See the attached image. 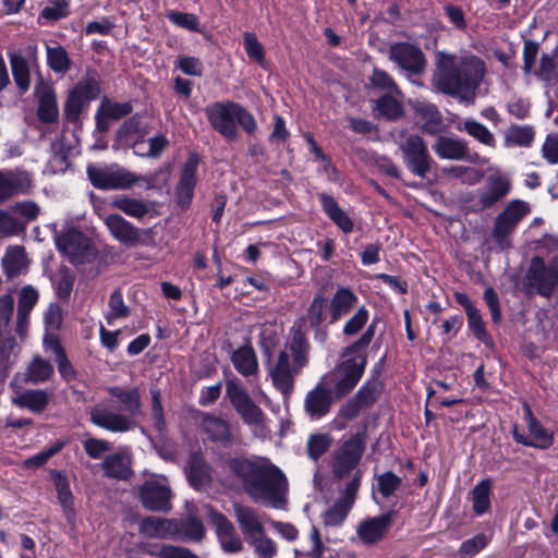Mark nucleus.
<instances>
[{
  "label": "nucleus",
  "mask_w": 558,
  "mask_h": 558,
  "mask_svg": "<svg viewBox=\"0 0 558 558\" xmlns=\"http://www.w3.org/2000/svg\"><path fill=\"white\" fill-rule=\"evenodd\" d=\"M227 476L242 484L256 502H267L279 508L284 502L288 480L268 458H232L225 462Z\"/></svg>",
  "instance_id": "nucleus-1"
},
{
  "label": "nucleus",
  "mask_w": 558,
  "mask_h": 558,
  "mask_svg": "<svg viewBox=\"0 0 558 558\" xmlns=\"http://www.w3.org/2000/svg\"><path fill=\"white\" fill-rule=\"evenodd\" d=\"M484 61L473 54L457 57L439 52L434 74L435 87L445 95L472 102L485 75Z\"/></svg>",
  "instance_id": "nucleus-2"
},
{
  "label": "nucleus",
  "mask_w": 558,
  "mask_h": 558,
  "mask_svg": "<svg viewBox=\"0 0 558 558\" xmlns=\"http://www.w3.org/2000/svg\"><path fill=\"white\" fill-rule=\"evenodd\" d=\"M376 323L369 324L364 332L341 352L342 361L322 377L336 399L349 395L362 378L367 364V347L375 337Z\"/></svg>",
  "instance_id": "nucleus-3"
},
{
  "label": "nucleus",
  "mask_w": 558,
  "mask_h": 558,
  "mask_svg": "<svg viewBox=\"0 0 558 558\" xmlns=\"http://www.w3.org/2000/svg\"><path fill=\"white\" fill-rule=\"evenodd\" d=\"M109 393L121 403L124 413H119L106 403H98L90 409V422L112 433H125L136 426L135 416L142 413L141 396L137 388H109Z\"/></svg>",
  "instance_id": "nucleus-4"
},
{
  "label": "nucleus",
  "mask_w": 558,
  "mask_h": 558,
  "mask_svg": "<svg viewBox=\"0 0 558 558\" xmlns=\"http://www.w3.org/2000/svg\"><path fill=\"white\" fill-rule=\"evenodd\" d=\"M205 114L210 126L223 136L227 141L233 142L238 138V124L247 134H253L257 129L254 116L238 102L217 101L206 106Z\"/></svg>",
  "instance_id": "nucleus-5"
},
{
  "label": "nucleus",
  "mask_w": 558,
  "mask_h": 558,
  "mask_svg": "<svg viewBox=\"0 0 558 558\" xmlns=\"http://www.w3.org/2000/svg\"><path fill=\"white\" fill-rule=\"evenodd\" d=\"M529 203L521 199L510 201L495 219L492 231L493 240L499 250L505 251L512 246L511 235L519 222L530 214Z\"/></svg>",
  "instance_id": "nucleus-6"
},
{
  "label": "nucleus",
  "mask_w": 558,
  "mask_h": 558,
  "mask_svg": "<svg viewBox=\"0 0 558 558\" xmlns=\"http://www.w3.org/2000/svg\"><path fill=\"white\" fill-rule=\"evenodd\" d=\"M87 175L96 189L118 190L129 189L135 183L143 181L146 189H154L156 174L136 175L125 169L104 170L94 166L87 167Z\"/></svg>",
  "instance_id": "nucleus-7"
},
{
  "label": "nucleus",
  "mask_w": 558,
  "mask_h": 558,
  "mask_svg": "<svg viewBox=\"0 0 558 558\" xmlns=\"http://www.w3.org/2000/svg\"><path fill=\"white\" fill-rule=\"evenodd\" d=\"M100 81L95 73L82 78L69 93L64 116L69 122H77L83 108L100 95Z\"/></svg>",
  "instance_id": "nucleus-8"
},
{
  "label": "nucleus",
  "mask_w": 558,
  "mask_h": 558,
  "mask_svg": "<svg viewBox=\"0 0 558 558\" xmlns=\"http://www.w3.org/2000/svg\"><path fill=\"white\" fill-rule=\"evenodd\" d=\"M226 397L229 399L235 412L242 421L250 426H262L265 423V414L251 399L243 385L236 379L226 383Z\"/></svg>",
  "instance_id": "nucleus-9"
},
{
  "label": "nucleus",
  "mask_w": 558,
  "mask_h": 558,
  "mask_svg": "<svg viewBox=\"0 0 558 558\" xmlns=\"http://www.w3.org/2000/svg\"><path fill=\"white\" fill-rule=\"evenodd\" d=\"M525 282L526 286L535 289L539 295L551 296L558 287V256L554 257L548 266L542 257H532L525 275Z\"/></svg>",
  "instance_id": "nucleus-10"
},
{
  "label": "nucleus",
  "mask_w": 558,
  "mask_h": 558,
  "mask_svg": "<svg viewBox=\"0 0 558 558\" xmlns=\"http://www.w3.org/2000/svg\"><path fill=\"white\" fill-rule=\"evenodd\" d=\"M399 148L408 170L416 177L425 178L430 171L434 160L424 140L416 134L408 135L400 143Z\"/></svg>",
  "instance_id": "nucleus-11"
},
{
  "label": "nucleus",
  "mask_w": 558,
  "mask_h": 558,
  "mask_svg": "<svg viewBox=\"0 0 558 558\" xmlns=\"http://www.w3.org/2000/svg\"><path fill=\"white\" fill-rule=\"evenodd\" d=\"M366 430L359 432L347 439L335 452L332 472L338 478L347 476L356 468L366 448Z\"/></svg>",
  "instance_id": "nucleus-12"
},
{
  "label": "nucleus",
  "mask_w": 558,
  "mask_h": 558,
  "mask_svg": "<svg viewBox=\"0 0 558 558\" xmlns=\"http://www.w3.org/2000/svg\"><path fill=\"white\" fill-rule=\"evenodd\" d=\"M56 245L58 251L66 256L73 265L88 263L96 255L89 239L75 229L59 234L56 239Z\"/></svg>",
  "instance_id": "nucleus-13"
},
{
  "label": "nucleus",
  "mask_w": 558,
  "mask_h": 558,
  "mask_svg": "<svg viewBox=\"0 0 558 558\" xmlns=\"http://www.w3.org/2000/svg\"><path fill=\"white\" fill-rule=\"evenodd\" d=\"M303 368H296V364L289 357L288 351H279L276 359L269 365V376L272 385L281 392L284 400L289 399L293 389L295 377Z\"/></svg>",
  "instance_id": "nucleus-14"
},
{
  "label": "nucleus",
  "mask_w": 558,
  "mask_h": 558,
  "mask_svg": "<svg viewBox=\"0 0 558 558\" xmlns=\"http://www.w3.org/2000/svg\"><path fill=\"white\" fill-rule=\"evenodd\" d=\"M34 187L32 174L23 169L0 170V205L19 195H28Z\"/></svg>",
  "instance_id": "nucleus-15"
},
{
  "label": "nucleus",
  "mask_w": 558,
  "mask_h": 558,
  "mask_svg": "<svg viewBox=\"0 0 558 558\" xmlns=\"http://www.w3.org/2000/svg\"><path fill=\"white\" fill-rule=\"evenodd\" d=\"M388 58L410 74H422L426 59L422 49L410 43H395L390 46Z\"/></svg>",
  "instance_id": "nucleus-16"
},
{
  "label": "nucleus",
  "mask_w": 558,
  "mask_h": 558,
  "mask_svg": "<svg viewBox=\"0 0 558 558\" xmlns=\"http://www.w3.org/2000/svg\"><path fill=\"white\" fill-rule=\"evenodd\" d=\"M143 506L150 511L168 512L171 509V489L162 480H148L138 488Z\"/></svg>",
  "instance_id": "nucleus-17"
},
{
  "label": "nucleus",
  "mask_w": 558,
  "mask_h": 558,
  "mask_svg": "<svg viewBox=\"0 0 558 558\" xmlns=\"http://www.w3.org/2000/svg\"><path fill=\"white\" fill-rule=\"evenodd\" d=\"M199 160V156L196 153H191L180 172V178L175 185V197L178 205L183 209H186L193 199Z\"/></svg>",
  "instance_id": "nucleus-18"
},
{
  "label": "nucleus",
  "mask_w": 558,
  "mask_h": 558,
  "mask_svg": "<svg viewBox=\"0 0 558 558\" xmlns=\"http://www.w3.org/2000/svg\"><path fill=\"white\" fill-rule=\"evenodd\" d=\"M105 225L117 241L129 247L138 244L146 245L147 242L143 239V235L151 232L150 230L138 229L118 214L108 215L105 218Z\"/></svg>",
  "instance_id": "nucleus-19"
},
{
  "label": "nucleus",
  "mask_w": 558,
  "mask_h": 558,
  "mask_svg": "<svg viewBox=\"0 0 558 558\" xmlns=\"http://www.w3.org/2000/svg\"><path fill=\"white\" fill-rule=\"evenodd\" d=\"M335 396L331 390L322 381L310 390L304 399V411L312 421L326 416L331 409Z\"/></svg>",
  "instance_id": "nucleus-20"
},
{
  "label": "nucleus",
  "mask_w": 558,
  "mask_h": 558,
  "mask_svg": "<svg viewBox=\"0 0 558 558\" xmlns=\"http://www.w3.org/2000/svg\"><path fill=\"white\" fill-rule=\"evenodd\" d=\"M207 519L215 526L225 551L238 553L243 548L242 541L235 533L233 524L222 513L207 507Z\"/></svg>",
  "instance_id": "nucleus-21"
},
{
  "label": "nucleus",
  "mask_w": 558,
  "mask_h": 558,
  "mask_svg": "<svg viewBox=\"0 0 558 558\" xmlns=\"http://www.w3.org/2000/svg\"><path fill=\"white\" fill-rule=\"evenodd\" d=\"M100 468L108 478L128 481L132 474V453L128 447H121L117 451L107 454Z\"/></svg>",
  "instance_id": "nucleus-22"
},
{
  "label": "nucleus",
  "mask_w": 558,
  "mask_h": 558,
  "mask_svg": "<svg viewBox=\"0 0 558 558\" xmlns=\"http://www.w3.org/2000/svg\"><path fill=\"white\" fill-rule=\"evenodd\" d=\"M35 96L38 101L37 118L45 124H52L59 120V107L54 89L47 84H38L35 87Z\"/></svg>",
  "instance_id": "nucleus-23"
},
{
  "label": "nucleus",
  "mask_w": 558,
  "mask_h": 558,
  "mask_svg": "<svg viewBox=\"0 0 558 558\" xmlns=\"http://www.w3.org/2000/svg\"><path fill=\"white\" fill-rule=\"evenodd\" d=\"M310 342L301 326H293L290 336L281 351H288L289 357L296 364V368H304L308 363Z\"/></svg>",
  "instance_id": "nucleus-24"
},
{
  "label": "nucleus",
  "mask_w": 558,
  "mask_h": 558,
  "mask_svg": "<svg viewBox=\"0 0 558 558\" xmlns=\"http://www.w3.org/2000/svg\"><path fill=\"white\" fill-rule=\"evenodd\" d=\"M357 295L347 287H339L330 299L329 323L335 324L347 316L357 304Z\"/></svg>",
  "instance_id": "nucleus-25"
},
{
  "label": "nucleus",
  "mask_w": 558,
  "mask_h": 558,
  "mask_svg": "<svg viewBox=\"0 0 558 558\" xmlns=\"http://www.w3.org/2000/svg\"><path fill=\"white\" fill-rule=\"evenodd\" d=\"M511 190L508 179L500 175H489L486 185L478 191V203L483 208H490L501 201Z\"/></svg>",
  "instance_id": "nucleus-26"
},
{
  "label": "nucleus",
  "mask_w": 558,
  "mask_h": 558,
  "mask_svg": "<svg viewBox=\"0 0 558 558\" xmlns=\"http://www.w3.org/2000/svg\"><path fill=\"white\" fill-rule=\"evenodd\" d=\"M233 510L236 522L246 541L258 536V534L265 531L257 512L253 508L234 504Z\"/></svg>",
  "instance_id": "nucleus-27"
},
{
  "label": "nucleus",
  "mask_w": 558,
  "mask_h": 558,
  "mask_svg": "<svg viewBox=\"0 0 558 558\" xmlns=\"http://www.w3.org/2000/svg\"><path fill=\"white\" fill-rule=\"evenodd\" d=\"M391 524V514H381L362 522L357 529V535L365 544L379 542Z\"/></svg>",
  "instance_id": "nucleus-28"
},
{
  "label": "nucleus",
  "mask_w": 558,
  "mask_h": 558,
  "mask_svg": "<svg viewBox=\"0 0 558 558\" xmlns=\"http://www.w3.org/2000/svg\"><path fill=\"white\" fill-rule=\"evenodd\" d=\"M433 149L441 159L462 160L469 154L465 141L449 136H439L434 143Z\"/></svg>",
  "instance_id": "nucleus-29"
},
{
  "label": "nucleus",
  "mask_w": 558,
  "mask_h": 558,
  "mask_svg": "<svg viewBox=\"0 0 558 558\" xmlns=\"http://www.w3.org/2000/svg\"><path fill=\"white\" fill-rule=\"evenodd\" d=\"M50 401V395L43 389H29L17 392L12 402L19 408L27 409L34 413H41Z\"/></svg>",
  "instance_id": "nucleus-30"
},
{
  "label": "nucleus",
  "mask_w": 558,
  "mask_h": 558,
  "mask_svg": "<svg viewBox=\"0 0 558 558\" xmlns=\"http://www.w3.org/2000/svg\"><path fill=\"white\" fill-rule=\"evenodd\" d=\"M525 421L530 433L531 447L548 449L554 444V435L533 415L530 407L524 408Z\"/></svg>",
  "instance_id": "nucleus-31"
},
{
  "label": "nucleus",
  "mask_w": 558,
  "mask_h": 558,
  "mask_svg": "<svg viewBox=\"0 0 558 558\" xmlns=\"http://www.w3.org/2000/svg\"><path fill=\"white\" fill-rule=\"evenodd\" d=\"M201 428L213 441L228 442L231 438L229 423L209 413H202Z\"/></svg>",
  "instance_id": "nucleus-32"
},
{
  "label": "nucleus",
  "mask_w": 558,
  "mask_h": 558,
  "mask_svg": "<svg viewBox=\"0 0 558 558\" xmlns=\"http://www.w3.org/2000/svg\"><path fill=\"white\" fill-rule=\"evenodd\" d=\"M28 259L23 246H10L3 258L2 266L8 278H15L27 271Z\"/></svg>",
  "instance_id": "nucleus-33"
},
{
  "label": "nucleus",
  "mask_w": 558,
  "mask_h": 558,
  "mask_svg": "<svg viewBox=\"0 0 558 558\" xmlns=\"http://www.w3.org/2000/svg\"><path fill=\"white\" fill-rule=\"evenodd\" d=\"M53 375L54 368L51 362L36 354L24 372V381L32 385H39L50 380Z\"/></svg>",
  "instance_id": "nucleus-34"
},
{
  "label": "nucleus",
  "mask_w": 558,
  "mask_h": 558,
  "mask_svg": "<svg viewBox=\"0 0 558 558\" xmlns=\"http://www.w3.org/2000/svg\"><path fill=\"white\" fill-rule=\"evenodd\" d=\"M175 519L147 517L142 520L140 531L153 538H173Z\"/></svg>",
  "instance_id": "nucleus-35"
},
{
  "label": "nucleus",
  "mask_w": 558,
  "mask_h": 558,
  "mask_svg": "<svg viewBox=\"0 0 558 558\" xmlns=\"http://www.w3.org/2000/svg\"><path fill=\"white\" fill-rule=\"evenodd\" d=\"M231 362L239 374L244 377L254 376L258 373V360L251 345H243L236 349L231 356Z\"/></svg>",
  "instance_id": "nucleus-36"
},
{
  "label": "nucleus",
  "mask_w": 558,
  "mask_h": 558,
  "mask_svg": "<svg viewBox=\"0 0 558 558\" xmlns=\"http://www.w3.org/2000/svg\"><path fill=\"white\" fill-rule=\"evenodd\" d=\"M412 108L414 113L424 121L422 126L424 132L434 134L438 131L441 114L434 104L416 99L412 102Z\"/></svg>",
  "instance_id": "nucleus-37"
},
{
  "label": "nucleus",
  "mask_w": 558,
  "mask_h": 558,
  "mask_svg": "<svg viewBox=\"0 0 558 558\" xmlns=\"http://www.w3.org/2000/svg\"><path fill=\"white\" fill-rule=\"evenodd\" d=\"M52 480L58 494V500L63 509L65 518L72 521L75 517L74 497L70 488L68 476L59 471L52 473Z\"/></svg>",
  "instance_id": "nucleus-38"
},
{
  "label": "nucleus",
  "mask_w": 558,
  "mask_h": 558,
  "mask_svg": "<svg viewBox=\"0 0 558 558\" xmlns=\"http://www.w3.org/2000/svg\"><path fill=\"white\" fill-rule=\"evenodd\" d=\"M320 204L325 214L332 220L339 229L344 233H350L353 230V221L348 214L340 208L336 199L327 194H320Z\"/></svg>",
  "instance_id": "nucleus-39"
},
{
  "label": "nucleus",
  "mask_w": 558,
  "mask_h": 558,
  "mask_svg": "<svg viewBox=\"0 0 558 558\" xmlns=\"http://www.w3.org/2000/svg\"><path fill=\"white\" fill-rule=\"evenodd\" d=\"M11 71L14 83L21 94H25L31 87V72L28 61L20 52L9 53Z\"/></svg>",
  "instance_id": "nucleus-40"
},
{
  "label": "nucleus",
  "mask_w": 558,
  "mask_h": 558,
  "mask_svg": "<svg viewBox=\"0 0 558 558\" xmlns=\"http://www.w3.org/2000/svg\"><path fill=\"white\" fill-rule=\"evenodd\" d=\"M173 529V538L182 541H201L204 537L205 529L202 521L196 517H187L177 520Z\"/></svg>",
  "instance_id": "nucleus-41"
},
{
  "label": "nucleus",
  "mask_w": 558,
  "mask_h": 558,
  "mask_svg": "<svg viewBox=\"0 0 558 558\" xmlns=\"http://www.w3.org/2000/svg\"><path fill=\"white\" fill-rule=\"evenodd\" d=\"M187 478L190 484L196 489H202L210 483L211 475L209 466L201 456H191L187 468Z\"/></svg>",
  "instance_id": "nucleus-42"
},
{
  "label": "nucleus",
  "mask_w": 558,
  "mask_h": 558,
  "mask_svg": "<svg viewBox=\"0 0 558 558\" xmlns=\"http://www.w3.org/2000/svg\"><path fill=\"white\" fill-rule=\"evenodd\" d=\"M458 131H464L481 144L494 148L496 140L494 134L482 123L469 118L456 124Z\"/></svg>",
  "instance_id": "nucleus-43"
},
{
  "label": "nucleus",
  "mask_w": 558,
  "mask_h": 558,
  "mask_svg": "<svg viewBox=\"0 0 558 558\" xmlns=\"http://www.w3.org/2000/svg\"><path fill=\"white\" fill-rule=\"evenodd\" d=\"M46 51H47V64L48 66L58 74H65L72 65V61L69 57V53L66 50L60 46H49L46 45Z\"/></svg>",
  "instance_id": "nucleus-44"
},
{
  "label": "nucleus",
  "mask_w": 558,
  "mask_h": 558,
  "mask_svg": "<svg viewBox=\"0 0 558 558\" xmlns=\"http://www.w3.org/2000/svg\"><path fill=\"white\" fill-rule=\"evenodd\" d=\"M534 138L533 128L530 125H511L505 134V145L507 147L521 146L529 147Z\"/></svg>",
  "instance_id": "nucleus-45"
},
{
  "label": "nucleus",
  "mask_w": 558,
  "mask_h": 558,
  "mask_svg": "<svg viewBox=\"0 0 558 558\" xmlns=\"http://www.w3.org/2000/svg\"><path fill=\"white\" fill-rule=\"evenodd\" d=\"M472 508L477 515H482L490 507V482L484 480L475 485L471 493Z\"/></svg>",
  "instance_id": "nucleus-46"
},
{
  "label": "nucleus",
  "mask_w": 558,
  "mask_h": 558,
  "mask_svg": "<svg viewBox=\"0 0 558 558\" xmlns=\"http://www.w3.org/2000/svg\"><path fill=\"white\" fill-rule=\"evenodd\" d=\"M468 325L474 337L486 348L494 349L495 343L492 336L485 328L482 315L477 308L466 313Z\"/></svg>",
  "instance_id": "nucleus-47"
},
{
  "label": "nucleus",
  "mask_w": 558,
  "mask_h": 558,
  "mask_svg": "<svg viewBox=\"0 0 558 558\" xmlns=\"http://www.w3.org/2000/svg\"><path fill=\"white\" fill-rule=\"evenodd\" d=\"M113 206L125 215L141 219L149 213V204L136 198L119 197L113 201Z\"/></svg>",
  "instance_id": "nucleus-48"
},
{
  "label": "nucleus",
  "mask_w": 558,
  "mask_h": 558,
  "mask_svg": "<svg viewBox=\"0 0 558 558\" xmlns=\"http://www.w3.org/2000/svg\"><path fill=\"white\" fill-rule=\"evenodd\" d=\"M327 312L329 313L328 300L322 293H318L313 298L306 311V319L312 327L318 328L324 322Z\"/></svg>",
  "instance_id": "nucleus-49"
},
{
  "label": "nucleus",
  "mask_w": 558,
  "mask_h": 558,
  "mask_svg": "<svg viewBox=\"0 0 558 558\" xmlns=\"http://www.w3.org/2000/svg\"><path fill=\"white\" fill-rule=\"evenodd\" d=\"M371 83L375 88L380 89L390 96H400L401 90L392 76L385 70L375 68L371 76Z\"/></svg>",
  "instance_id": "nucleus-50"
},
{
  "label": "nucleus",
  "mask_w": 558,
  "mask_h": 558,
  "mask_svg": "<svg viewBox=\"0 0 558 558\" xmlns=\"http://www.w3.org/2000/svg\"><path fill=\"white\" fill-rule=\"evenodd\" d=\"M14 213L0 210V234L5 236L19 235L26 229V223L13 215Z\"/></svg>",
  "instance_id": "nucleus-51"
},
{
  "label": "nucleus",
  "mask_w": 558,
  "mask_h": 558,
  "mask_svg": "<svg viewBox=\"0 0 558 558\" xmlns=\"http://www.w3.org/2000/svg\"><path fill=\"white\" fill-rule=\"evenodd\" d=\"M369 319V311L364 306H360L354 314L344 323L342 333L347 337L357 335L367 325Z\"/></svg>",
  "instance_id": "nucleus-52"
},
{
  "label": "nucleus",
  "mask_w": 558,
  "mask_h": 558,
  "mask_svg": "<svg viewBox=\"0 0 558 558\" xmlns=\"http://www.w3.org/2000/svg\"><path fill=\"white\" fill-rule=\"evenodd\" d=\"M444 172L452 178L460 179L462 183L468 185H475L483 178L481 170L466 166H451L444 169Z\"/></svg>",
  "instance_id": "nucleus-53"
},
{
  "label": "nucleus",
  "mask_w": 558,
  "mask_h": 558,
  "mask_svg": "<svg viewBox=\"0 0 558 558\" xmlns=\"http://www.w3.org/2000/svg\"><path fill=\"white\" fill-rule=\"evenodd\" d=\"M109 311L106 315L107 323L112 324L113 320L125 318L130 315V307L124 304L120 290H114L109 299Z\"/></svg>",
  "instance_id": "nucleus-54"
},
{
  "label": "nucleus",
  "mask_w": 558,
  "mask_h": 558,
  "mask_svg": "<svg viewBox=\"0 0 558 558\" xmlns=\"http://www.w3.org/2000/svg\"><path fill=\"white\" fill-rule=\"evenodd\" d=\"M395 97L385 95L376 101V109L379 114L389 120H396L403 114V107Z\"/></svg>",
  "instance_id": "nucleus-55"
},
{
  "label": "nucleus",
  "mask_w": 558,
  "mask_h": 558,
  "mask_svg": "<svg viewBox=\"0 0 558 558\" xmlns=\"http://www.w3.org/2000/svg\"><path fill=\"white\" fill-rule=\"evenodd\" d=\"M534 74L549 84H555L558 81V68L555 57L549 53H543L539 69L535 71Z\"/></svg>",
  "instance_id": "nucleus-56"
},
{
  "label": "nucleus",
  "mask_w": 558,
  "mask_h": 558,
  "mask_svg": "<svg viewBox=\"0 0 558 558\" xmlns=\"http://www.w3.org/2000/svg\"><path fill=\"white\" fill-rule=\"evenodd\" d=\"M246 542L254 548L259 558H274L277 554L275 542L265 535V531Z\"/></svg>",
  "instance_id": "nucleus-57"
},
{
  "label": "nucleus",
  "mask_w": 558,
  "mask_h": 558,
  "mask_svg": "<svg viewBox=\"0 0 558 558\" xmlns=\"http://www.w3.org/2000/svg\"><path fill=\"white\" fill-rule=\"evenodd\" d=\"M352 506L338 499L324 514V523L330 526H338L345 520Z\"/></svg>",
  "instance_id": "nucleus-58"
},
{
  "label": "nucleus",
  "mask_w": 558,
  "mask_h": 558,
  "mask_svg": "<svg viewBox=\"0 0 558 558\" xmlns=\"http://www.w3.org/2000/svg\"><path fill=\"white\" fill-rule=\"evenodd\" d=\"M168 20L178 27L185 28L191 32H201L199 20L193 13H184L179 11H170L167 13Z\"/></svg>",
  "instance_id": "nucleus-59"
},
{
  "label": "nucleus",
  "mask_w": 558,
  "mask_h": 558,
  "mask_svg": "<svg viewBox=\"0 0 558 558\" xmlns=\"http://www.w3.org/2000/svg\"><path fill=\"white\" fill-rule=\"evenodd\" d=\"M54 360L57 363L58 372L65 381L69 383L76 379V371L68 359L65 350L62 345H56Z\"/></svg>",
  "instance_id": "nucleus-60"
},
{
  "label": "nucleus",
  "mask_w": 558,
  "mask_h": 558,
  "mask_svg": "<svg viewBox=\"0 0 558 558\" xmlns=\"http://www.w3.org/2000/svg\"><path fill=\"white\" fill-rule=\"evenodd\" d=\"M330 447V439L327 435L315 434L307 440V454L317 461Z\"/></svg>",
  "instance_id": "nucleus-61"
},
{
  "label": "nucleus",
  "mask_w": 558,
  "mask_h": 558,
  "mask_svg": "<svg viewBox=\"0 0 558 558\" xmlns=\"http://www.w3.org/2000/svg\"><path fill=\"white\" fill-rule=\"evenodd\" d=\"M244 49L247 57L259 64L265 62V51L254 33L246 32L243 38Z\"/></svg>",
  "instance_id": "nucleus-62"
},
{
  "label": "nucleus",
  "mask_w": 558,
  "mask_h": 558,
  "mask_svg": "<svg viewBox=\"0 0 558 558\" xmlns=\"http://www.w3.org/2000/svg\"><path fill=\"white\" fill-rule=\"evenodd\" d=\"M11 210L20 216V219L26 225L35 219L40 214L39 205L34 201L17 202L11 207Z\"/></svg>",
  "instance_id": "nucleus-63"
},
{
  "label": "nucleus",
  "mask_w": 558,
  "mask_h": 558,
  "mask_svg": "<svg viewBox=\"0 0 558 558\" xmlns=\"http://www.w3.org/2000/svg\"><path fill=\"white\" fill-rule=\"evenodd\" d=\"M377 483L379 493L388 498L400 488L402 481L393 472L388 471L378 476Z\"/></svg>",
  "instance_id": "nucleus-64"
}]
</instances>
